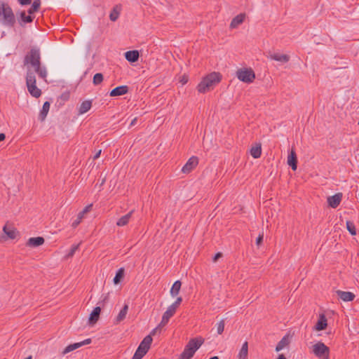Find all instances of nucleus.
Segmentation results:
<instances>
[{"mask_svg": "<svg viewBox=\"0 0 359 359\" xmlns=\"http://www.w3.org/2000/svg\"><path fill=\"white\" fill-rule=\"evenodd\" d=\"M24 64H29L34 68V72L38 74L39 77L44 79L47 76V71L45 67H41V53L38 47H32L27 54L25 56Z\"/></svg>", "mask_w": 359, "mask_h": 359, "instance_id": "obj_1", "label": "nucleus"}, {"mask_svg": "<svg viewBox=\"0 0 359 359\" xmlns=\"http://www.w3.org/2000/svg\"><path fill=\"white\" fill-rule=\"evenodd\" d=\"M15 22V17L11 6L0 1V22L6 27H13Z\"/></svg>", "mask_w": 359, "mask_h": 359, "instance_id": "obj_2", "label": "nucleus"}, {"mask_svg": "<svg viewBox=\"0 0 359 359\" xmlns=\"http://www.w3.org/2000/svg\"><path fill=\"white\" fill-rule=\"evenodd\" d=\"M221 81V75L217 72H212L203 79L198 83L197 90L199 93H204L210 90L214 86L219 83Z\"/></svg>", "mask_w": 359, "mask_h": 359, "instance_id": "obj_3", "label": "nucleus"}, {"mask_svg": "<svg viewBox=\"0 0 359 359\" xmlns=\"http://www.w3.org/2000/svg\"><path fill=\"white\" fill-rule=\"evenodd\" d=\"M203 342L204 339L201 337L191 339L180 355L179 359H191Z\"/></svg>", "mask_w": 359, "mask_h": 359, "instance_id": "obj_4", "label": "nucleus"}, {"mask_svg": "<svg viewBox=\"0 0 359 359\" xmlns=\"http://www.w3.org/2000/svg\"><path fill=\"white\" fill-rule=\"evenodd\" d=\"M152 341L151 335L146 336L140 342L132 359H142L149 350Z\"/></svg>", "mask_w": 359, "mask_h": 359, "instance_id": "obj_5", "label": "nucleus"}, {"mask_svg": "<svg viewBox=\"0 0 359 359\" xmlns=\"http://www.w3.org/2000/svg\"><path fill=\"white\" fill-rule=\"evenodd\" d=\"M236 76L246 83H252L255 79V74L251 68H241L236 71Z\"/></svg>", "mask_w": 359, "mask_h": 359, "instance_id": "obj_6", "label": "nucleus"}, {"mask_svg": "<svg viewBox=\"0 0 359 359\" xmlns=\"http://www.w3.org/2000/svg\"><path fill=\"white\" fill-rule=\"evenodd\" d=\"M313 353L320 359H329L330 348L324 343L318 341L313 346Z\"/></svg>", "mask_w": 359, "mask_h": 359, "instance_id": "obj_7", "label": "nucleus"}, {"mask_svg": "<svg viewBox=\"0 0 359 359\" xmlns=\"http://www.w3.org/2000/svg\"><path fill=\"white\" fill-rule=\"evenodd\" d=\"M198 164V157L193 156L187 161L186 164L182 167V172L186 174L189 173L191 170H194V168L196 167Z\"/></svg>", "mask_w": 359, "mask_h": 359, "instance_id": "obj_8", "label": "nucleus"}, {"mask_svg": "<svg viewBox=\"0 0 359 359\" xmlns=\"http://www.w3.org/2000/svg\"><path fill=\"white\" fill-rule=\"evenodd\" d=\"M177 309L170 305L167 309L166 311L163 313L160 325L165 326L169 321L170 318L175 314Z\"/></svg>", "mask_w": 359, "mask_h": 359, "instance_id": "obj_9", "label": "nucleus"}, {"mask_svg": "<svg viewBox=\"0 0 359 359\" xmlns=\"http://www.w3.org/2000/svg\"><path fill=\"white\" fill-rule=\"evenodd\" d=\"M92 207L93 204L88 205L84 208V209L82 211L79 212L77 218L72 223V227L76 228L81 223L85 215L90 211Z\"/></svg>", "mask_w": 359, "mask_h": 359, "instance_id": "obj_10", "label": "nucleus"}, {"mask_svg": "<svg viewBox=\"0 0 359 359\" xmlns=\"http://www.w3.org/2000/svg\"><path fill=\"white\" fill-rule=\"evenodd\" d=\"M341 198H342L341 193H337L332 196H329L327 198L328 205L332 208H336L340 204V202L341 201Z\"/></svg>", "mask_w": 359, "mask_h": 359, "instance_id": "obj_11", "label": "nucleus"}, {"mask_svg": "<svg viewBox=\"0 0 359 359\" xmlns=\"http://www.w3.org/2000/svg\"><path fill=\"white\" fill-rule=\"evenodd\" d=\"M128 91L127 86H120L111 90L109 95L111 97L121 96L126 94Z\"/></svg>", "mask_w": 359, "mask_h": 359, "instance_id": "obj_12", "label": "nucleus"}, {"mask_svg": "<svg viewBox=\"0 0 359 359\" xmlns=\"http://www.w3.org/2000/svg\"><path fill=\"white\" fill-rule=\"evenodd\" d=\"M336 293L337 296L344 302H351L354 299L355 297V294L351 292L337 290Z\"/></svg>", "mask_w": 359, "mask_h": 359, "instance_id": "obj_13", "label": "nucleus"}, {"mask_svg": "<svg viewBox=\"0 0 359 359\" xmlns=\"http://www.w3.org/2000/svg\"><path fill=\"white\" fill-rule=\"evenodd\" d=\"M101 312V308L100 306H96L91 313L90 314L89 318H88V323L90 325H93L95 323H97L100 318Z\"/></svg>", "mask_w": 359, "mask_h": 359, "instance_id": "obj_14", "label": "nucleus"}, {"mask_svg": "<svg viewBox=\"0 0 359 359\" xmlns=\"http://www.w3.org/2000/svg\"><path fill=\"white\" fill-rule=\"evenodd\" d=\"M45 242V240L43 237L38 236V237H33L30 238L27 242V245L32 248H36L41 245H43Z\"/></svg>", "mask_w": 359, "mask_h": 359, "instance_id": "obj_15", "label": "nucleus"}, {"mask_svg": "<svg viewBox=\"0 0 359 359\" xmlns=\"http://www.w3.org/2000/svg\"><path fill=\"white\" fill-rule=\"evenodd\" d=\"M3 231L6 234V237L11 239L15 238L18 233L15 228L7 224L3 227Z\"/></svg>", "mask_w": 359, "mask_h": 359, "instance_id": "obj_16", "label": "nucleus"}, {"mask_svg": "<svg viewBox=\"0 0 359 359\" xmlns=\"http://www.w3.org/2000/svg\"><path fill=\"white\" fill-rule=\"evenodd\" d=\"M287 164L292 168L293 170H296L297 168V158L296 153L294 150H292L287 157Z\"/></svg>", "mask_w": 359, "mask_h": 359, "instance_id": "obj_17", "label": "nucleus"}, {"mask_svg": "<svg viewBox=\"0 0 359 359\" xmlns=\"http://www.w3.org/2000/svg\"><path fill=\"white\" fill-rule=\"evenodd\" d=\"M140 57V53L138 50H128L125 53L126 59L130 62H135L138 60Z\"/></svg>", "mask_w": 359, "mask_h": 359, "instance_id": "obj_18", "label": "nucleus"}, {"mask_svg": "<svg viewBox=\"0 0 359 359\" xmlns=\"http://www.w3.org/2000/svg\"><path fill=\"white\" fill-rule=\"evenodd\" d=\"M327 320L325 316L322 314L320 316L318 322L316 323L314 329L317 331H321L325 330L327 325Z\"/></svg>", "mask_w": 359, "mask_h": 359, "instance_id": "obj_19", "label": "nucleus"}, {"mask_svg": "<svg viewBox=\"0 0 359 359\" xmlns=\"http://www.w3.org/2000/svg\"><path fill=\"white\" fill-rule=\"evenodd\" d=\"M245 17V15L243 14V13H241V14L236 15V17H234L231 22L230 27L231 29L236 28L238 25H240L241 24L243 23V22L244 21Z\"/></svg>", "mask_w": 359, "mask_h": 359, "instance_id": "obj_20", "label": "nucleus"}, {"mask_svg": "<svg viewBox=\"0 0 359 359\" xmlns=\"http://www.w3.org/2000/svg\"><path fill=\"white\" fill-rule=\"evenodd\" d=\"M27 90H28L29 93H30V95L32 97L38 98L41 96V89L37 88L36 83L27 85Z\"/></svg>", "mask_w": 359, "mask_h": 359, "instance_id": "obj_21", "label": "nucleus"}, {"mask_svg": "<svg viewBox=\"0 0 359 359\" xmlns=\"http://www.w3.org/2000/svg\"><path fill=\"white\" fill-rule=\"evenodd\" d=\"M50 104L49 102L46 101L43 103L41 110L39 114V119L41 121H43L47 116L48 111L50 109Z\"/></svg>", "mask_w": 359, "mask_h": 359, "instance_id": "obj_22", "label": "nucleus"}, {"mask_svg": "<svg viewBox=\"0 0 359 359\" xmlns=\"http://www.w3.org/2000/svg\"><path fill=\"white\" fill-rule=\"evenodd\" d=\"M133 212H134V210H131L128 214L122 216L116 222V225L118 226H124L127 225L132 217Z\"/></svg>", "mask_w": 359, "mask_h": 359, "instance_id": "obj_23", "label": "nucleus"}, {"mask_svg": "<svg viewBox=\"0 0 359 359\" xmlns=\"http://www.w3.org/2000/svg\"><path fill=\"white\" fill-rule=\"evenodd\" d=\"M248 343L245 341L238 354V359H248Z\"/></svg>", "mask_w": 359, "mask_h": 359, "instance_id": "obj_24", "label": "nucleus"}, {"mask_svg": "<svg viewBox=\"0 0 359 359\" xmlns=\"http://www.w3.org/2000/svg\"><path fill=\"white\" fill-rule=\"evenodd\" d=\"M92 107V101L91 100H85L83 101L79 109V114H83L86 113Z\"/></svg>", "mask_w": 359, "mask_h": 359, "instance_id": "obj_25", "label": "nucleus"}, {"mask_svg": "<svg viewBox=\"0 0 359 359\" xmlns=\"http://www.w3.org/2000/svg\"><path fill=\"white\" fill-rule=\"evenodd\" d=\"M270 57L273 60L281 62H287L290 60V56L285 54L274 53Z\"/></svg>", "mask_w": 359, "mask_h": 359, "instance_id": "obj_26", "label": "nucleus"}, {"mask_svg": "<svg viewBox=\"0 0 359 359\" xmlns=\"http://www.w3.org/2000/svg\"><path fill=\"white\" fill-rule=\"evenodd\" d=\"M181 286H182V283L180 280H176L172 286L171 287V289H170V295L172 297H176L180 291V289H181Z\"/></svg>", "mask_w": 359, "mask_h": 359, "instance_id": "obj_27", "label": "nucleus"}, {"mask_svg": "<svg viewBox=\"0 0 359 359\" xmlns=\"http://www.w3.org/2000/svg\"><path fill=\"white\" fill-rule=\"evenodd\" d=\"M289 339L288 336L285 335L284 336L280 341L278 343V344L276 346V351L279 352L281 350H283L286 346L289 344Z\"/></svg>", "mask_w": 359, "mask_h": 359, "instance_id": "obj_28", "label": "nucleus"}, {"mask_svg": "<svg viewBox=\"0 0 359 359\" xmlns=\"http://www.w3.org/2000/svg\"><path fill=\"white\" fill-rule=\"evenodd\" d=\"M128 305L125 304L116 318V323H119L120 322H121L122 320H123L125 319V318L127 315V313H128Z\"/></svg>", "mask_w": 359, "mask_h": 359, "instance_id": "obj_29", "label": "nucleus"}, {"mask_svg": "<svg viewBox=\"0 0 359 359\" xmlns=\"http://www.w3.org/2000/svg\"><path fill=\"white\" fill-rule=\"evenodd\" d=\"M250 154L255 158H259L262 154L261 144H257L255 147H252L250 149Z\"/></svg>", "mask_w": 359, "mask_h": 359, "instance_id": "obj_30", "label": "nucleus"}, {"mask_svg": "<svg viewBox=\"0 0 359 359\" xmlns=\"http://www.w3.org/2000/svg\"><path fill=\"white\" fill-rule=\"evenodd\" d=\"M121 8L120 6L116 5L111 10L109 18L111 21L115 22L119 17Z\"/></svg>", "mask_w": 359, "mask_h": 359, "instance_id": "obj_31", "label": "nucleus"}, {"mask_svg": "<svg viewBox=\"0 0 359 359\" xmlns=\"http://www.w3.org/2000/svg\"><path fill=\"white\" fill-rule=\"evenodd\" d=\"M36 76H35L34 72L31 70H28L27 72V75H26V84L30 85V84H36Z\"/></svg>", "mask_w": 359, "mask_h": 359, "instance_id": "obj_32", "label": "nucleus"}, {"mask_svg": "<svg viewBox=\"0 0 359 359\" xmlns=\"http://www.w3.org/2000/svg\"><path fill=\"white\" fill-rule=\"evenodd\" d=\"M124 269L120 268L116 273L115 277L114 278L113 282L115 285L118 284L124 277Z\"/></svg>", "mask_w": 359, "mask_h": 359, "instance_id": "obj_33", "label": "nucleus"}, {"mask_svg": "<svg viewBox=\"0 0 359 359\" xmlns=\"http://www.w3.org/2000/svg\"><path fill=\"white\" fill-rule=\"evenodd\" d=\"M41 6V1L40 0H34L32 3V6L28 10V13L29 15L33 14L34 13L38 11L39 8Z\"/></svg>", "mask_w": 359, "mask_h": 359, "instance_id": "obj_34", "label": "nucleus"}, {"mask_svg": "<svg viewBox=\"0 0 359 359\" xmlns=\"http://www.w3.org/2000/svg\"><path fill=\"white\" fill-rule=\"evenodd\" d=\"M20 19L22 22L30 23L33 21L34 18L29 15H26L25 11L20 13Z\"/></svg>", "mask_w": 359, "mask_h": 359, "instance_id": "obj_35", "label": "nucleus"}, {"mask_svg": "<svg viewBox=\"0 0 359 359\" xmlns=\"http://www.w3.org/2000/svg\"><path fill=\"white\" fill-rule=\"evenodd\" d=\"M103 74L101 73H97L93 76V83L95 86H97L103 81Z\"/></svg>", "mask_w": 359, "mask_h": 359, "instance_id": "obj_36", "label": "nucleus"}, {"mask_svg": "<svg viewBox=\"0 0 359 359\" xmlns=\"http://www.w3.org/2000/svg\"><path fill=\"white\" fill-rule=\"evenodd\" d=\"M346 229L348 232L352 235L355 236L356 234V230L354 224L351 221L346 222Z\"/></svg>", "mask_w": 359, "mask_h": 359, "instance_id": "obj_37", "label": "nucleus"}, {"mask_svg": "<svg viewBox=\"0 0 359 359\" xmlns=\"http://www.w3.org/2000/svg\"><path fill=\"white\" fill-rule=\"evenodd\" d=\"M91 341H92L91 339L89 338V339H86L82 341L74 343L72 344L74 346V348L77 349V348L81 347L82 346L90 344L91 343Z\"/></svg>", "mask_w": 359, "mask_h": 359, "instance_id": "obj_38", "label": "nucleus"}, {"mask_svg": "<svg viewBox=\"0 0 359 359\" xmlns=\"http://www.w3.org/2000/svg\"><path fill=\"white\" fill-rule=\"evenodd\" d=\"M224 320H221L219 323H217V332L218 334H222L224 330Z\"/></svg>", "mask_w": 359, "mask_h": 359, "instance_id": "obj_39", "label": "nucleus"}, {"mask_svg": "<svg viewBox=\"0 0 359 359\" xmlns=\"http://www.w3.org/2000/svg\"><path fill=\"white\" fill-rule=\"evenodd\" d=\"M79 244H77V245H73L69 252V253L67 254V257H72L74 256V255L75 254V252H76V250L79 249Z\"/></svg>", "mask_w": 359, "mask_h": 359, "instance_id": "obj_40", "label": "nucleus"}, {"mask_svg": "<svg viewBox=\"0 0 359 359\" xmlns=\"http://www.w3.org/2000/svg\"><path fill=\"white\" fill-rule=\"evenodd\" d=\"M74 350H76V349L74 348V346H73V344H72L68 345V346H67V347H66V348L62 351V355H65V354H67V353H69V352H71V351H74Z\"/></svg>", "mask_w": 359, "mask_h": 359, "instance_id": "obj_41", "label": "nucleus"}, {"mask_svg": "<svg viewBox=\"0 0 359 359\" xmlns=\"http://www.w3.org/2000/svg\"><path fill=\"white\" fill-rule=\"evenodd\" d=\"M74 350H76V349L74 348V346H73V344H72L68 345V346H67V347H66V348L62 351V355H65V354H67V353H69V352H71V351H74Z\"/></svg>", "mask_w": 359, "mask_h": 359, "instance_id": "obj_42", "label": "nucleus"}, {"mask_svg": "<svg viewBox=\"0 0 359 359\" xmlns=\"http://www.w3.org/2000/svg\"><path fill=\"white\" fill-rule=\"evenodd\" d=\"M182 302V298L181 297H179L177 298L175 302L174 303H172L171 305H172L176 309H177V307L180 306V304H181Z\"/></svg>", "mask_w": 359, "mask_h": 359, "instance_id": "obj_43", "label": "nucleus"}, {"mask_svg": "<svg viewBox=\"0 0 359 359\" xmlns=\"http://www.w3.org/2000/svg\"><path fill=\"white\" fill-rule=\"evenodd\" d=\"M163 325H160V324L156 327L154 328L151 332V333L149 334V335H151V337L152 335H155L156 333L158 332V331H160L161 329L163 327Z\"/></svg>", "mask_w": 359, "mask_h": 359, "instance_id": "obj_44", "label": "nucleus"}, {"mask_svg": "<svg viewBox=\"0 0 359 359\" xmlns=\"http://www.w3.org/2000/svg\"><path fill=\"white\" fill-rule=\"evenodd\" d=\"M222 257V252H217L214 256L212 260H213L214 262H216Z\"/></svg>", "mask_w": 359, "mask_h": 359, "instance_id": "obj_45", "label": "nucleus"}, {"mask_svg": "<svg viewBox=\"0 0 359 359\" xmlns=\"http://www.w3.org/2000/svg\"><path fill=\"white\" fill-rule=\"evenodd\" d=\"M22 6L28 5L31 4L32 0H18Z\"/></svg>", "mask_w": 359, "mask_h": 359, "instance_id": "obj_46", "label": "nucleus"}, {"mask_svg": "<svg viewBox=\"0 0 359 359\" xmlns=\"http://www.w3.org/2000/svg\"><path fill=\"white\" fill-rule=\"evenodd\" d=\"M263 241V235H259V236L256 239L257 245H259Z\"/></svg>", "mask_w": 359, "mask_h": 359, "instance_id": "obj_47", "label": "nucleus"}, {"mask_svg": "<svg viewBox=\"0 0 359 359\" xmlns=\"http://www.w3.org/2000/svg\"><path fill=\"white\" fill-rule=\"evenodd\" d=\"M101 151L102 150L101 149H99L96 153L93 156V159L95 160L97 158H98L101 154Z\"/></svg>", "mask_w": 359, "mask_h": 359, "instance_id": "obj_48", "label": "nucleus"}, {"mask_svg": "<svg viewBox=\"0 0 359 359\" xmlns=\"http://www.w3.org/2000/svg\"><path fill=\"white\" fill-rule=\"evenodd\" d=\"M6 138V135L4 133H0V142L4 140Z\"/></svg>", "mask_w": 359, "mask_h": 359, "instance_id": "obj_49", "label": "nucleus"}, {"mask_svg": "<svg viewBox=\"0 0 359 359\" xmlns=\"http://www.w3.org/2000/svg\"><path fill=\"white\" fill-rule=\"evenodd\" d=\"M137 118H133V119L132 120V121H131V123H130V126H135V123H136V122H137Z\"/></svg>", "mask_w": 359, "mask_h": 359, "instance_id": "obj_50", "label": "nucleus"}, {"mask_svg": "<svg viewBox=\"0 0 359 359\" xmlns=\"http://www.w3.org/2000/svg\"><path fill=\"white\" fill-rule=\"evenodd\" d=\"M277 359H286V358L283 354H280Z\"/></svg>", "mask_w": 359, "mask_h": 359, "instance_id": "obj_51", "label": "nucleus"}, {"mask_svg": "<svg viewBox=\"0 0 359 359\" xmlns=\"http://www.w3.org/2000/svg\"><path fill=\"white\" fill-rule=\"evenodd\" d=\"M209 359H219L218 356H213V357H211Z\"/></svg>", "mask_w": 359, "mask_h": 359, "instance_id": "obj_52", "label": "nucleus"}, {"mask_svg": "<svg viewBox=\"0 0 359 359\" xmlns=\"http://www.w3.org/2000/svg\"><path fill=\"white\" fill-rule=\"evenodd\" d=\"M1 239H6V237L4 236L0 235V240H1Z\"/></svg>", "mask_w": 359, "mask_h": 359, "instance_id": "obj_53", "label": "nucleus"}, {"mask_svg": "<svg viewBox=\"0 0 359 359\" xmlns=\"http://www.w3.org/2000/svg\"><path fill=\"white\" fill-rule=\"evenodd\" d=\"M25 359H32V357L31 355H29V356H28L27 358H26Z\"/></svg>", "mask_w": 359, "mask_h": 359, "instance_id": "obj_54", "label": "nucleus"}, {"mask_svg": "<svg viewBox=\"0 0 359 359\" xmlns=\"http://www.w3.org/2000/svg\"><path fill=\"white\" fill-rule=\"evenodd\" d=\"M182 82L183 83H187V80L183 79V80L182 81Z\"/></svg>", "mask_w": 359, "mask_h": 359, "instance_id": "obj_55", "label": "nucleus"}, {"mask_svg": "<svg viewBox=\"0 0 359 359\" xmlns=\"http://www.w3.org/2000/svg\"><path fill=\"white\" fill-rule=\"evenodd\" d=\"M182 82L183 83H187V80L183 79V80L182 81Z\"/></svg>", "mask_w": 359, "mask_h": 359, "instance_id": "obj_56", "label": "nucleus"}]
</instances>
